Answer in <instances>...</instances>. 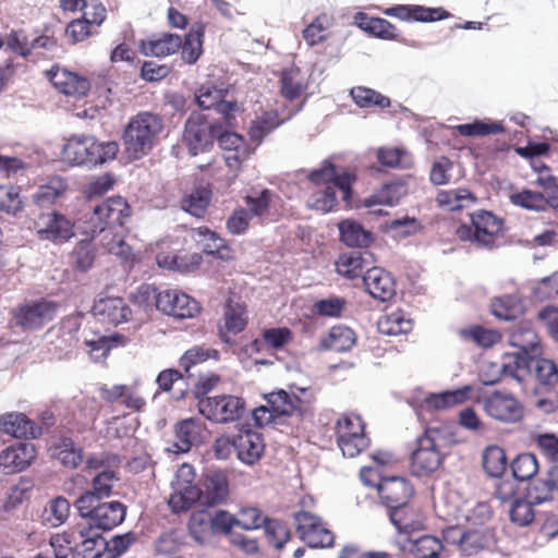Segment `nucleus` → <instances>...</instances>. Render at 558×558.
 <instances>
[{
  "label": "nucleus",
  "instance_id": "1",
  "mask_svg": "<svg viewBox=\"0 0 558 558\" xmlns=\"http://www.w3.org/2000/svg\"><path fill=\"white\" fill-rule=\"evenodd\" d=\"M308 179L316 185L307 201L311 208L323 213L331 211L338 204L337 192L341 194L343 202L350 203L351 185L354 181L351 173H339L330 161L325 160L320 168L311 172Z\"/></svg>",
  "mask_w": 558,
  "mask_h": 558
},
{
  "label": "nucleus",
  "instance_id": "2",
  "mask_svg": "<svg viewBox=\"0 0 558 558\" xmlns=\"http://www.w3.org/2000/svg\"><path fill=\"white\" fill-rule=\"evenodd\" d=\"M510 342L519 351L518 364L523 368L522 378H518V384L525 385L531 378H536L544 385L558 384V367L547 359L531 354L537 344V336L531 328H520L512 332Z\"/></svg>",
  "mask_w": 558,
  "mask_h": 558
},
{
  "label": "nucleus",
  "instance_id": "3",
  "mask_svg": "<svg viewBox=\"0 0 558 558\" xmlns=\"http://www.w3.org/2000/svg\"><path fill=\"white\" fill-rule=\"evenodd\" d=\"M118 151L117 142H100L93 135L75 134L65 141L61 156L72 167H95L113 160Z\"/></svg>",
  "mask_w": 558,
  "mask_h": 558
},
{
  "label": "nucleus",
  "instance_id": "4",
  "mask_svg": "<svg viewBox=\"0 0 558 558\" xmlns=\"http://www.w3.org/2000/svg\"><path fill=\"white\" fill-rule=\"evenodd\" d=\"M163 130L162 119L148 111L133 117L123 134L125 153L131 159H140L147 155Z\"/></svg>",
  "mask_w": 558,
  "mask_h": 558
},
{
  "label": "nucleus",
  "instance_id": "5",
  "mask_svg": "<svg viewBox=\"0 0 558 558\" xmlns=\"http://www.w3.org/2000/svg\"><path fill=\"white\" fill-rule=\"evenodd\" d=\"M128 216V205L122 197H111L97 205L90 216L80 222L74 229L76 235L82 238L77 244H86L93 241L107 228L114 225H122Z\"/></svg>",
  "mask_w": 558,
  "mask_h": 558
},
{
  "label": "nucleus",
  "instance_id": "6",
  "mask_svg": "<svg viewBox=\"0 0 558 558\" xmlns=\"http://www.w3.org/2000/svg\"><path fill=\"white\" fill-rule=\"evenodd\" d=\"M80 515L86 520V527L99 532L121 524L126 514V507L120 501L94 499L89 495H81L74 502Z\"/></svg>",
  "mask_w": 558,
  "mask_h": 558
},
{
  "label": "nucleus",
  "instance_id": "7",
  "mask_svg": "<svg viewBox=\"0 0 558 558\" xmlns=\"http://www.w3.org/2000/svg\"><path fill=\"white\" fill-rule=\"evenodd\" d=\"M442 442L444 439L438 428H427L416 439V448L411 454V472L413 475L424 476L438 470L444 459Z\"/></svg>",
  "mask_w": 558,
  "mask_h": 558
},
{
  "label": "nucleus",
  "instance_id": "8",
  "mask_svg": "<svg viewBox=\"0 0 558 558\" xmlns=\"http://www.w3.org/2000/svg\"><path fill=\"white\" fill-rule=\"evenodd\" d=\"M199 413L216 424L235 422L245 412V401L232 395L203 398L197 403Z\"/></svg>",
  "mask_w": 558,
  "mask_h": 558
},
{
  "label": "nucleus",
  "instance_id": "9",
  "mask_svg": "<svg viewBox=\"0 0 558 558\" xmlns=\"http://www.w3.org/2000/svg\"><path fill=\"white\" fill-rule=\"evenodd\" d=\"M337 442L342 454L354 458L369 445L364 433V423L359 415L344 414L337 421Z\"/></svg>",
  "mask_w": 558,
  "mask_h": 558
},
{
  "label": "nucleus",
  "instance_id": "10",
  "mask_svg": "<svg viewBox=\"0 0 558 558\" xmlns=\"http://www.w3.org/2000/svg\"><path fill=\"white\" fill-rule=\"evenodd\" d=\"M58 310V304L48 300L31 301L20 304L13 310L15 326L24 331L36 330L51 322Z\"/></svg>",
  "mask_w": 558,
  "mask_h": 558
},
{
  "label": "nucleus",
  "instance_id": "11",
  "mask_svg": "<svg viewBox=\"0 0 558 558\" xmlns=\"http://www.w3.org/2000/svg\"><path fill=\"white\" fill-rule=\"evenodd\" d=\"M294 521L300 538L312 548H325L333 545L332 532L322 519L308 511L294 513Z\"/></svg>",
  "mask_w": 558,
  "mask_h": 558
},
{
  "label": "nucleus",
  "instance_id": "12",
  "mask_svg": "<svg viewBox=\"0 0 558 558\" xmlns=\"http://www.w3.org/2000/svg\"><path fill=\"white\" fill-rule=\"evenodd\" d=\"M215 128L202 114L191 116L184 125L183 143L191 155L196 156L207 150L214 143Z\"/></svg>",
  "mask_w": 558,
  "mask_h": 558
},
{
  "label": "nucleus",
  "instance_id": "13",
  "mask_svg": "<svg viewBox=\"0 0 558 558\" xmlns=\"http://www.w3.org/2000/svg\"><path fill=\"white\" fill-rule=\"evenodd\" d=\"M35 229L41 241L66 242L76 235L71 220L59 213L41 214L35 221Z\"/></svg>",
  "mask_w": 558,
  "mask_h": 558
},
{
  "label": "nucleus",
  "instance_id": "14",
  "mask_svg": "<svg viewBox=\"0 0 558 558\" xmlns=\"http://www.w3.org/2000/svg\"><path fill=\"white\" fill-rule=\"evenodd\" d=\"M524 371L518 364L517 352L507 353L501 362L484 361L480 369V380L485 386H492L502 377H509L518 383V378H522Z\"/></svg>",
  "mask_w": 558,
  "mask_h": 558
},
{
  "label": "nucleus",
  "instance_id": "15",
  "mask_svg": "<svg viewBox=\"0 0 558 558\" xmlns=\"http://www.w3.org/2000/svg\"><path fill=\"white\" fill-rule=\"evenodd\" d=\"M352 250L339 255L336 260L337 272L348 279L363 278L367 269L373 267L375 258L367 246H351Z\"/></svg>",
  "mask_w": 558,
  "mask_h": 558
},
{
  "label": "nucleus",
  "instance_id": "16",
  "mask_svg": "<svg viewBox=\"0 0 558 558\" xmlns=\"http://www.w3.org/2000/svg\"><path fill=\"white\" fill-rule=\"evenodd\" d=\"M158 311L180 319L192 318L199 312V304L179 290H165L159 292Z\"/></svg>",
  "mask_w": 558,
  "mask_h": 558
},
{
  "label": "nucleus",
  "instance_id": "17",
  "mask_svg": "<svg viewBox=\"0 0 558 558\" xmlns=\"http://www.w3.org/2000/svg\"><path fill=\"white\" fill-rule=\"evenodd\" d=\"M300 395H289L284 390H278L266 397L268 405L271 407L274 413L279 418L281 416H298L301 418L307 411L310 399L307 398V389L300 388Z\"/></svg>",
  "mask_w": 558,
  "mask_h": 558
},
{
  "label": "nucleus",
  "instance_id": "18",
  "mask_svg": "<svg viewBox=\"0 0 558 558\" xmlns=\"http://www.w3.org/2000/svg\"><path fill=\"white\" fill-rule=\"evenodd\" d=\"M486 413L500 422L513 423L522 417V407L511 395L496 391L484 399Z\"/></svg>",
  "mask_w": 558,
  "mask_h": 558
},
{
  "label": "nucleus",
  "instance_id": "19",
  "mask_svg": "<svg viewBox=\"0 0 558 558\" xmlns=\"http://www.w3.org/2000/svg\"><path fill=\"white\" fill-rule=\"evenodd\" d=\"M36 457L35 446L17 442L0 452V472L13 474L25 470Z\"/></svg>",
  "mask_w": 558,
  "mask_h": 558
},
{
  "label": "nucleus",
  "instance_id": "20",
  "mask_svg": "<svg viewBox=\"0 0 558 558\" xmlns=\"http://www.w3.org/2000/svg\"><path fill=\"white\" fill-rule=\"evenodd\" d=\"M233 447L242 463L253 465L262 458L265 444L259 433L244 429L233 436Z\"/></svg>",
  "mask_w": 558,
  "mask_h": 558
},
{
  "label": "nucleus",
  "instance_id": "21",
  "mask_svg": "<svg viewBox=\"0 0 558 558\" xmlns=\"http://www.w3.org/2000/svg\"><path fill=\"white\" fill-rule=\"evenodd\" d=\"M225 92L222 88H218L214 83L206 82L202 84L196 93L195 99L199 108L208 110L216 109L222 114L226 122H230L231 113L235 109V104L223 100Z\"/></svg>",
  "mask_w": 558,
  "mask_h": 558
},
{
  "label": "nucleus",
  "instance_id": "22",
  "mask_svg": "<svg viewBox=\"0 0 558 558\" xmlns=\"http://www.w3.org/2000/svg\"><path fill=\"white\" fill-rule=\"evenodd\" d=\"M377 490L383 502L391 511L408 504L413 494V486L403 477L392 476L381 480Z\"/></svg>",
  "mask_w": 558,
  "mask_h": 558
},
{
  "label": "nucleus",
  "instance_id": "23",
  "mask_svg": "<svg viewBox=\"0 0 558 558\" xmlns=\"http://www.w3.org/2000/svg\"><path fill=\"white\" fill-rule=\"evenodd\" d=\"M363 283L368 294L386 302L396 294V282L390 272L380 267H372L363 275Z\"/></svg>",
  "mask_w": 558,
  "mask_h": 558
},
{
  "label": "nucleus",
  "instance_id": "24",
  "mask_svg": "<svg viewBox=\"0 0 558 558\" xmlns=\"http://www.w3.org/2000/svg\"><path fill=\"white\" fill-rule=\"evenodd\" d=\"M389 518L398 531L397 539L413 536L424 527L423 514L409 502L389 511Z\"/></svg>",
  "mask_w": 558,
  "mask_h": 558
},
{
  "label": "nucleus",
  "instance_id": "25",
  "mask_svg": "<svg viewBox=\"0 0 558 558\" xmlns=\"http://www.w3.org/2000/svg\"><path fill=\"white\" fill-rule=\"evenodd\" d=\"M52 85L62 94L72 97H84L90 89L89 81L62 68H53L48 73Z\"/></svg>",
  "mask_w": 558,
  "mask_h": 558
},
{
  "label": "nucleus",
  "instance_id": "26",
  "mask_svg": "<svg viewBox=\"0 0 558 558\" xmlns=\"http://www.w3.org/2000/svg\"><path fill=\"white\" fill-rule=\"evenodd\" d=\"M400 550L414 558H438L444 549L441 541L434 535L410 536L396 541Z\"/></svg>",
  "mask_w": 558,
  "mask_h": 558
},
{
  "label": "nucleus",
  "instance_id": "27",
  "mask_svg": "<svg viewBox=\"0 0 558 558\" xmlns=\"http://www.w3.org/2000/svg\"><path fill=\"white\" fill-rule=\"evenodd\" d=\"M94 316L105 324L119 325L129 319L131 310L121 298H99L92 308Z\"/></svg>",
  "mask_w": 558,
  "mask_h": 558
},
{
  "label": "nucleus",
  "instance_id": "28",
  "mask_svg": "<svg viewBox=\"0 0 558 558\" xmlns=\"http://www.w3.org/2000/svg\"><path fill=\"white\" fill-rule=\"evenodd\" d=\"M75 533L78 541L74 544V553L72 558H101L107 545L106 539L100 533L93 531L86 526L77 525Z\"/></svg>",
  "mask_w": 558,
  "mask_h": 558
},
{
  "label": "nucleus",
  "instance_id": "29",
  "mask_svg": "<svg viewBox=\"0 0 558 558\" xmlns=\"http://www.w3.org/2000/svg\"><path fill=\"white\" fill-rule=\"evenodd\" d=\"M218 143L221 149L225 150V160L229 168H238L254 150L243 136L234 132L220 134Z\"/></svg>",
  "mask_w": 558,
  "mask_h": 558
},
{
  "label": "nucleus",
  "instance_id": "30",
  "mask_svg": "<svg viewBox=\"0 0 558 558\" xmlns=\"http://www.w3.org/2000/svg\"><path fill=\"white\" fill-rule=\"evenodd\" d=\"M68 190L69 184L64 178L52 175L37 186L32 201L39 208H48L63 198Z\"/></svg>",
  "mask_w": 558,
  "mask_h": 558
},
{
  "label": "nucleus",
  "instance_id": "31",
  "mask_svg": "<svg viewBox=\"0 0 558 558\" xmlns=\"http://www.w3.org/2000/svg\"><path fill=\"white\" fill-rule=\"evenodd\" d=\"M202 506L210 507L225 501L229 493L228 478L220 470L209 471L203 482Z\"/></svg>",
  "mask_w": 558,
  "mask_h": 558
},
{
  "label": "nucleus",
  "instance_id": "32",
  "mask_svg": "<svg viewBox=\"0 0 558 558\" xmlns=\"http://www.w3.org/2000/svg\"><path fill=\"white\" fill-rule=\"evenodd\" d=\"M458 534V545L462 553L466 556H472L478 551L488 548L494 543V533L488 527H481L474 530L461 531L460 529H452L450 531Z\"/></svg>",
  "mask_w": 558,
  "mask_h": 558
},
{
  "label": "nucleus",
  "instance_id": "33",
  "mask_svg": "<svg viewBox=\"0 0 558 558\" xmlns=\"http://www.w3.org/2000/svg\"><path fill=\"white\" fill-rule=\"evenodd\" d=\"M471 386H464L456 390H447L439 393L424 395L420 400V409L445 410L456 404L463 403L470 398Z\"/></svg>",
  "mask_w": 558,
  "mask_h": 558
},
{
  "label": "nucleus",
  "instance_id": "34",
  "mask_svg": "<svg viewBox=\"0 0 558 558\" xmlns=\"http://www.w3.org/2000/svg\"><path fill=\"white\" fill-rule=\"evenodd\" d=\"M0 430L15 438H36L40 428L23 413H7L0 416Z\"/></svg>",
  "mask_w": 558,
  "mask_h": 558
},
{
  "label": "nucleus",
  "instance_id": "35",
  "mask_svg": "<svg viewBox=\"0 0 558 558\" xmlns=\"http://www.w3.org/2000/svg\"><path fill=\"white\" fill-rule=\"evenodd\" d=\"M156 260L160 268L179 272H189L198 267L202 256L197 253H189L185 250H180L177 253H159L156 256Z\"/></svg>",
  "mask_w": 558,
  "mask_h": 558
},
{
  "label": "nucleus",
  "instance_id": "36",
  "mask_svg": "<svg viewBox=\"0 0 558 558\" xmlns=\"http://www.w3.org/2000/svg\"><path fill=\"white\" fill-rule=\"evenodd\" d=\"M182 45L181 37L175 34H161L153 36L147 40H142L141 51L145 56L167 57L177 52Z\"/></svg>",
  "mask_w": 558,
  "mask_h": 558
},
{
  "label": "nucleus",
  "instance_id": "37",
  "mask_svg": "<svg viewBox=\"0 0 558 558\" xmlns=\"http://www.w3.org/2000/svg\"><path fill=\"white\" fill-rule=\"evenodd\" d=\"M203 424L198 418L190 417L178 423L175 427V452H187L198 441Z\"/></svg>",
  "mask_w": 558,
  "mask_h": 558
},
{
  "label": "nucleus",
  "instance_id": "38",
  "mask_svg": "<svg viewBox=\"0 0 558 558\" xmlns=\"http://www.w3.org/2000/svg\"><path fill=\"white\" fill-rule=\"evenodd\" d=\"M51 456L63 466L75 469L83 462V450L71 438H60L51 448Z\"/></svg>",
  "mask_w": 558,
  "mask_h": 558
},
{
  "label": "nucleus",
  "instance_id": "39",
  "mask_svg": "<svg viewBox=\"0 0 558 558\" xmlns=\"http://www.w3.org/2000/svg\"><path fill=\"white\" fill-rule=\"evenodd\" d=\"M436 202L440 207L456 211L473 206L476 204L477 197L468 189H454L440 191L437 194Z\"/></svg>",
  "mask_w": 558,
  "mask_h": 558
},
{
  "label": "nucleus",
  "instance_id": "40",
  "mask_svg": "<svg viewBox=\"0 0 558 558\" xmlns=\"http://www.w3.org/2000/svg\"><path fill=\"white\" fill-rule=\"evenodd\" d=\"M307 87V75L299 68L286 69L281 74V96L294 100L299 98Z\"/></svg>",
  "mask_w": 558,
  "mask_h": 558
},
{
  "label": "nucleus",
  "instance_id": "41",
  "mask_svg": "<svg viewBox=\"0 0 558 558\" xmlns=\"http://www.w3.org/2000/svg\"><path fill=\"white\" fill-rule=\"evenodd\" d=\"M412 327V320L399 308L383 315L377 322L378 331L387 336L408 333Z\"/></svg>",
  "mask_w": 558,
  "mask_h": 558
},
{
  "label": "nucleus",
  "instance_id": "42",
  "mask_svg": "<svg viewBox=\"0 0 558 558\" xmlns=\"http://www.w3.org/2000/svg\"><path fill=\"white\" fill-rule=\"evenodd\" d=\"M291 112L286 116L279 117L276 110L264 112L260 117H257L252 121L248 134L252 141L258 145L263 138L270 133L274 129L280 125L284 120L291 117Z\"/></svg>",
  "mask_w": 558,
  "mask_h": 558
},
{
  "label": "nucleus",
  "instance_id": "43",
  "mask_svg": "<svg viewBox=\"0 0 558 558\" xmlns=\"http://www.w3.org/2000/svg\"><path fill=\"white\" fill-rule=\"evenodd\" d=\"M356 341L354 331L343 325L333 326L328 336L320 341V348L336 352L350 350Z\"/></svg>",
  "mask_w": 558,
  "mask_h": 558
},
{
  "label": "nucleus",
  "instance_id": "44",
  "mask_svg": "<svg viewBox=\"0 0 558 558\" xmlns=\"http://www.w3.org/2000/svg\"><path fill=\"white\" fill-rule=\"evenodd\" d=\"M70 511L71 505L65 497H54L46 505L41 514V522L46 527H58L65 523Z\"/></svg>",
  "mask_w": 558,
  "mask_h": 558
},
{
  "label": "nucleus",
  "instance_id": "45",
  "mask_svg": "<svg viewBox=\"0 0 558 558\" xmlns=\"http://www.w3.org/2000/svg\"><path fill=\"white\" fill-rule=\"evenodd\" d=\"M471 221L475 228L476 236H497L502 232L504 221L501 218L488 210H476L471 214Z\"/></svg>",
  "mask_w": 558,
  "mask_h": 558
},
{
  "label": "nucleus",
  "instance_id": "46",
  "mask_svg": "<svg viewBox=\"0 0 558 558\" xmlns=\"http://www.w3.org/2000/svg\"><path fill=\"white\" fill-rule=\"evenodd\" d=\"M189 531L197 543H207L214 535L211 513L207 510L194 511L190 517Z\"/></svg>",
  "mask_w": 558,
  "mask_h": 558
},
{
  "label": "nucleus",
  "instance_id": "47",
  "mask_svg": "<svg viewBox=\"0 0 558 558\" xmlns=\"http://www.w3.org/2000/svg\"><path fill=\"white\" fill-rule=\"evenodd\" d=\"M408 192L409 189L403 181H393L379 189L369 199L365 201V204L366 206H371L374 203L395 206Z\"/></svg>",
  "mask_w": 558,
  "mask_h": 558
},
{
  "label": "nucleus",
  "instance_id": "48",
  "mask_svg": "<svg viewBox=\"0 0 558 558\" xmlns=\"http://www.w3.org/2000/svg\"><path fill=\"white\" fill-rule=\"evenodd\" d=\"M354 20L357 26L366 33L383 39L396 38V28L387 20L368 17L361 12L354 16Z\"/></svg>",
  "mask_w": 558,
  "mask_h": 558
},
{
  "label": "nucleus",
  "instance_id": "49",
  "mask_svg": "<svg viewBox=\"0 0 558 558\" xmlns=\"http://www.w3.org/2000/svg\"><path fill=\"white\" fill-rule=\"evenodd\" d=\"M332 25V17L320 13L303 31V38L310 46L318 45L328 37L327 32Z\"/></svg>",
  "mask_w": 558,
  "mask_h": 558
},
{
  "label": "nucleus",
  "instance_id": "50",
  "mask_svg": "<svg viewBox=\"0 0 558 558\" xmlns=\"http://www.w3.org/2000/svg\"><path fill=\"white\" fill-rule=\"evenodd\" d=\"M24 208L20 186L13 184H0V211L16 216Z\"/></svg>",
  "mask_w": 558,
  "mask_h": 558
},
{
  "label": "nucleus",
  "instance_id": "51",
  "mask_svg": "<svg viewBox=\"0 0 558 558\" xmlns=\"http://www.w3.org/2000/svg\"><path fill=\"white\" fill-rule=\"evenodd\" d=\"M118 481L119 477L113 469L101 470L92 480V489L86 490L83 495L90 494L94 499L108 498Z\"/></svg>",
  "mask_w": 558,
  "mask_h": 558
},
{
  "label": "nucleus",
  "instance_id": "52",
  "mask_svg": "<svg viewBox=\"0 0 558 558\" xmlns=\"http://www.w3.org/2000/svg\"><path fill=\"white\" fill-rule=\"evenodd\" d=\"M350 95L355 105L360 108L378 107L384 109L390 106V99L388 97L372 88L356 86L350 90Z\"/></svg>",
  "mask_w": 558,
  "mask_h": 558
},
{
  "label": "nucleus",
  "instance_id": "53",
  "mask_svg": "<svg viewBox=\"0 0 558 558\" xmlns=\"http://www.w3.org/2000/svg\"><path fill=\"white\" fill-rule=\"evenodd\" d=\"M338 228L342 244H366L372 241V233L354 220H343Z\"/></svg>",
  "mask_w": 558,
  "mask_h": 558
},
{
  "label": "nucleus",
  "instance_id": "54",
  "mask_svg": "<svg viewBox=\"0 0 558 558\" xmlns=\"http://www.w3.org/2000/svg\"><path fill=\"white\" fill-rule=\"evenodd\" d=\"M203 27L194 26L190 29V32L185 36L184 43L181 45L182 48V59L189 63H195L203 52Z\"/></svg>",
  "mask_w": 558,
  "mask_h": 558
},
{
  "label": "nucleus",
  "instance_id": "55",
  "mask_svg": "<svg viewBox=\"0 0 558 558\" xmlns=\"http://www.w3.org/2000/svg\"><path fill=\"white\" fill-rule=\"evenodd\" d=\"M483 468L489 476H500L507 468L505 451L498 446L487 447L483 453Z\"/></svg>",
  "mask_w": 558,
  "mask_h": 558
},
{
  "label": "nucleus",
  "instance_id": "56",
  "mask_svg": "<svg viewBox=\"0 0 558 558\" xmlns=\"http://www.w3.org/2000/svg\"><path fill=\"white\" fill-rule=\"evenodd\" d=\"M223 320L227 331L234 335L241 332L247 324L244 306L230 300L225 307Z\"/></svg>",
  "mask_w": 558,
  "mask_h": 558
},
{
  "label": "nucleus",
  "instance_id": "57",
  "mask_svg": "<svg viewBox=\"0 0 558 558\" xmlns=\"http://www.w3.org/2000/svg\"><path fill=\"white\" fill-rule=\"evenodd\" d=\"M535 504L530 498H515L511 501L509 515L512 523L518 526L530 525L535 518L533 506Z\"/></svg>",
  "mask_w": 558,
  "mask_h": 558
},
{
  "label": "nucleus",
  "instance_id": "58",
  "mask_svg": "<svg viewBox=\"0 0 558 558\" xmlns=\"http://www.w3.org/2000/svg\"><path fill=\"white\" fill-rule=\"evenodd\" d=\"M454 129L462 136H485L505 132L502 124L499 122L480 120L473 123L459 124Z\"/></svg>",
  "mask_w": 558,
  "mask_h": 558
},
{
  "label": "nucleus",
  "instance_id": "59",
  "mask_svg": "<svg viewBox=\"0 0 558 558\" xmlns=\"http://www.w3.org/2000/svg\"><path fill=\"white\" fill-rule=\"evenodd\" d=\"M512 475L518 481L531 480L538 470L536 457L532 453H521L511 462Z\"/></svg>",
  "mask_w": 558,
  "mask_h": 558
},
{
  "label": "nucleus",
  "instance_id": "60",
  "mask_svg": "<svg viewBox=\"0 0 558 558\" xmlns=\"http://www.w3.org/2000/svg\"><path fill=\"white\" fill-rule=\"evenodd\" d=\"M76 541H78V535L75 533V529L52 535L49 543L54 558H68L70 554L73 555Z\"/></svg>",
  "mask_w": 558,
  "mask_h": 558
},
{
  "label": "nucleus",
  "instance_id": "61",
  "mask_svg": "<svg viewBox=\"0 0 558 558\" xmlns=\"http://www.w3.org/2000/svg\"><path fill=\"white\" fill-rule=\"evenodd\" d=\"M459 333L463 339L471 340L483 348H489L500 340L499 332L481 326L461 329Z\"/></svg>",
  "mask_w": 558,
  "mask_h": 558
},
{
  "label": "nucleus",
  "instance_id": "62",
  "mask_svg": "<svg viewBox=\"0 0 558 558\" xmlns=\"http://www.w3.org/2000/svg\"><path fill=\"white\" fill-rule=\"evenodd\" d=\"M209 199L210 195L206 189H196L182 199V208L195 217H201Z\"/></svg>",
  "mask_w": 558,
  "mask_h": 558
},
{
  "label": "nucleus",
  "instance_id": "63",
  "mask_svg": "<svg viewBox=\"0 0 558 558\" xmlns=\"http://www.w3.org/2000/svg\"><path fill=\"white\" fill-rule=\"evenodd\" d=\"M209 359L218 360L219 352L211 348L195 345L183 354L180 359V365L187 373L193 365L205 362Z\"/></svg>",
  "mask_w": 558,
  "mask_h": 558
},
{
  "label": "nucleus",
  "instance_id": "64",
  "mask_svg": "<svg viewBox=\"0 0 558 558\" xmlns=\"http://www.w3.org/2000/svg\"><path fill=\"white\" fill-rule=\"evenodd\" d=\"M347 307V301L340 296H331L318 300L313 304V312L316 315L326 317H340Z\"/></svg>",
  "mask_w": 558,
  "mask_h": 558
}]
</instances>
